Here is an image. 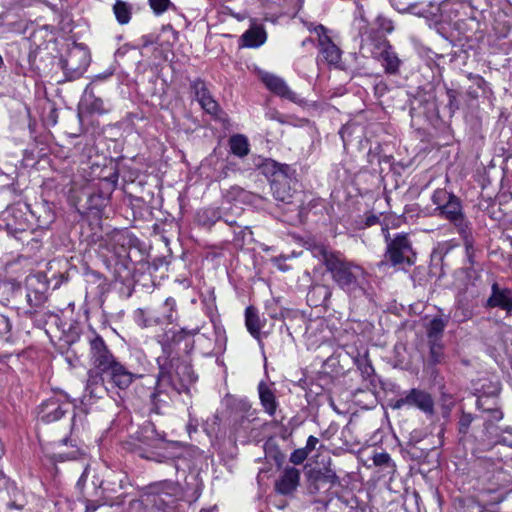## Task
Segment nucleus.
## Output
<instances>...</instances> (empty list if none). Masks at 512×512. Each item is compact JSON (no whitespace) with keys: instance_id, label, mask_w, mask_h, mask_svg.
Listing matches in <instances>:
<instances>
[{"instance_id":"nucleus-1","label":"nucleus","mask_w":512,"mask_h":512,"mask_svg":"<svg viewBox=\"0 0 512 512\" xmlns=\"http://www.w3.org/2000/svg\"><path fill=\"white\" fill-rule=\"evenodd\" d=\"M311 252L323 263L334 284L348 296L353 309L369 310L373 306L374 289L362 266L324 245H314Z\"/></svg>"},{"instance_id":"nucleus-2","label":"nucleus","mask_w":512,"mask_h":512,"mask_svg":"<svg viewBox=\"0 0 512 512\" xmlns=\"http://www.w3.org/2000/svg\"><path fill=\"white\" fill-rule=\"evenodd\" d=\"M170 332L172 333L171 339L169 340L167 333V341L160 342L163 354L157 357L158 384L160 387H164L166 393H168L167 389L171 388L177 394H181L188 391L189 385L194 383L197 377L189 363L178 358L170 359L171 343H179L187 337L194 336L198 334L199 329L181 328Z\"/></svg>"},{"instance_id":"nucleus-3","label":"nucleus","mask_w":512,"mask_h":512,"mask_svg":"<svg viewBox=\"0 0 512 512\" xmlns=\"http://www.w3.org/2000/svg\"><path fill=\"white\" fill-rule=\"evenodd\" d=\"M275 423L261 419L259 411L252 407L247 398L234 399L229 405V431L236 444L256 445L260 440L262 428Z\"/></svg>"},{"instance_id":"nucleus-4","label":"nucleus","mask_w":512,"mask_h":512,"mask_svg":"<svg viewBox=\"0 0 512 512\" xmlns=\"http://www.w3.org/2000/svg\"><path fill=\"white\" fill-rule=\"evenodd\" d=\"M132 317L141 328L173 324L179 318L177 302L173 297H168L158 307L148 306L135 309Z\"/></svg>"},{"instance_id":"nucleus-5","label":"nucleus","mask_w":512,"mask_h":512,"mask_svg":"<svg viewBox=\"0 0 512 512\" xmlns=\"http://www.w3.org/2000/svg\"><path fill=\"white\" fill-rule=\"evenodd\" d=\"M382 232L386 243L384 261L391 266L402 264L412 265L414 263L413 257L415 254L408 235L397 233L391 238L387 227H382Z\"/></svg>"},{"instance_id":"nucleus-6","label":"nucleus","mask_w":512,"mask_h":512,"mask_svg":"<svg viewBox=\"0 0 512 512\" xmlns=\"http://www.w3.org/2000/svg\"><path fill=\"white\" fill-rule=\"evenodd\" d=\"M91 61L88 48L83 44L73 43L57 61L67 80L78 79L87 70Z\"/></svg>"},{"instance_id":"nucleus-7","label":"nucleus","mask_w":512,"mask_h":512,"mask_svg":"<svg viewBox=\"0 0 512 512\" xmlns=\"http://www.w3.org/2000/svg\"><path fill=\"white\" fill-rule=\"evenodd\" d=\"M389 405L393 410L416 408L426 416H433L435 413L432 395L419 388L403 391L397 399L391 400Z\"/></svg>"},{"instance_id":"nucleus-8","label":"nucleus","mask_w":512,"mask_h":512,"mask_svg":"<svg viewBox=\"0 0 512 512\" xmlns=\"http://www.w3.org/2000/svg\"><path fill=\"white\" fill-rule=\"evenodd\" d=\"M181 488L173 481H161L152 483L143 488V496L146 501L160 510H167L173 503V498L178 497Z\"/></svg>"},{"instance_id":"nucleus-9","label":"nucleus","mask_w":512,"mask_h":512,"mask_svg":"<svg viewBox=\"0 0 512 512\" xmlns=\"http://www.w3.org/2000/svg\"><path fill=\"white\" fill-rule=\"evenodd\" d=\"M315 459V467L308 472L309 491L318 493L321 489H329L336 481L335 473L328 468L330 465V457L324 453L318 452L311 456Z\"/></svg>"},{"instance_id":"nucleus-10","label":"nucleus","mask_w":512,"mask_h":512,"mask_svg":"<svg viewBox=\"0 0 512 512\" xmlns=\"http://www.w3.org/2000/svg\"><path fill=\"white\" fill-rule=\"evenodd\" d=\"M138 378L141 379V382L137 383L134 388L137 397L151 405L152 412L159 413L160 404L164 402L161 395L167 393L164 387H160L158 384V376L156 378L153 376L143 377L138 374Z\"/></svg>"},{"instance_id":"nucleus-11","label":"nucleus","mask_w":512,"mask_h":512,"mask_svg":"<svg viewBox=\"0 0 512 512\" xmlns=\"http://www.w3.org/2000/svg\"><path fill=\"white\" fill-rule=\"evenodd\" d=\"M374 41V50H372L373 57L381 63L386 74L397 75L402 61L399 59L392 45L384 36H379Z\"/></svg>"},{"instance_id":"nucleus-12","label":"nucleus","mask_w":512,"mask_h":512,"mask_svg":"<svg viewBox=\"0 0 512 512\" xmlns=\"http://www.w3.org/2000/svg\"><path fill=\"white\" fill-rule=\"evenodd\" d=\"M89 346V356L93 369L104 372L118 360L110 351L104 339L95 332L89 338Z\"/></svg>"},{"instance_id":"nucleus-13","label":"nucleus","mask_w":512,"mask_h":512,"mask_svg":"<svg viewBox=\"0 0 512 512\" xmlns=\"http://www.w3.org/2000/svg\"><path fill=\"white\" fill-rule=\"evenodd\" d=\"M435 215H438L453 224L457 233L464 232L465 230L472 228L471 222L463 212L461 200L454 194L447 202H445Z\"/></svg>"},{"instance_id":"nucleus-14","label":"nucleus","mask_w":512,"mask_h":512,"mask_svg":"<svg viewBox=\"0 0 512 512\" xmlns=\"http://www.w3.org/2000/svg\"><path fill=\"white\" fill-rule=\"evenodd\" d=\"M327 32V28L322 24H318V26L314 28V33L317 35L319 53L322 60L325 61L328 65L337 66L341 60L342 51L332 41Z\"/></svg>"},{"instance_id":"nucleus-15","label":"nucleus","mask_w":512,"mask_h":512,"mask_svg":"<svg viewBox=\"0 0 512 512\" xmlns=\"http://www.w3.org/2000/svg\"><path fill=\"white\" fill-rule=\"evenodd\" d=\"M261 80L265 87L276 96L298 105H303L305 103V100L294 92L283 78L266 72L262 74Z\"/></svg>"},{"instance_id":"nucleus-16","label":"nucleus","mask_w":512,"mask_h":512,"mask_svg":"<svg viewBox=\"0 0 512 512\" xmlns=\"http://www.w3.org/2000/svg\"><path fill=\"white\" fill-rule=\"evenodd\" d=\"M103 373L107 378V384L120 391H125L134 380L138 379V374L129 371L119 360L109 366Z\"/></svg>"},{"instance_id":"nucleus-17","label":"nucleus","mask_w":512,"mask_h":512,"mask_svg":"<svg viewBox=\"0 0 512 512\" xmlns=\"http://www.w3.org/2000/svg\"><path fill=\"white\" fill-rule=\"evenodd\" d=\"M436 93L431 85L418 87L410 98L411 114H426L435 108Z\"/></svg>"},{"instance_id":"nucleus-18","label":"nucleus","mask_w":512,"mask_h":512,"mask_svg":"<svg viewBox=\"0 0 512 512\" xmlns=\"http://www.w3.org/2000/svg\"><path fill=\"white\" fill-rule=\"evenodd\" d=\"M211 321L213 323V334L215 338L212 339L205 334H201L195 340L196 348L199 350L201 355L205 357L213 356L215 354L216 348L220 350L225 342V330L222 326L216 324L213 318Z\"/></svg>"},{"instance_id":"nucleus-19","label":"nucleus","mask_w":512,"mask_h":512,"mask_svg":"<svg viewBox=\"0 0 512 512\" xmlns=\"http://www.w3.org/2000/svg\"><path fill=\"white\" fill-rule=\"evenodd\" d=\"M485 307L499 308L506 312V315L512 314V289L501 287L497 282L491 285V294L486 300Z\"/></svg>"},{"instance_id":"nucleus-20","label":"nucleus","mask_w":512,"mask_h":512,"mask_svg":"<svg viewBox=\"0 0 512 512\" xmlns=\"http://www.w3.org/2000/svg\"><path fill=\"white\" fill-rule=\"evenodd\" d=\"M118 172H113L109 176L100 179L99 191L94 192L89 197V202L94 203L95 200H99V203H95V209L104 207L110 199L112 192L115 190L118 183Z\"/></svg>"},{"instance_id":"nucleus-21","label":"nucleus","mask_w":512,"mask_h":512,"mask_svg":"<svg viewBox=\"0 0 512 512\" xmlns=\"http://www.w3.org/2000/svg\"><path fill=\"white\" fill-rule=\"evenodd\" d=\"M260 170L269 180L270 185L286 179L293 171L288 164H282L272 159H265L260 166Z\"/></svg>"},{"instance_id":"nucleus-22","label":"nucleus","mask_w":512,"mask_h":512,"mask_svg":"<svg viewBox=\"0 0 512 512\" xmlns=\"http://www.w3.org/2000/svg\"><path fill=\"white\" fill-rule=\"evenodd\" d=\"M300 481V471L294 467L286 468L275 482V491L281 495H291Z\"/></svg>"},{"instance_id":"nucleus-23","label":"nucleus","mask_w":512,"mask_h":512,"mask_svg":"<svg viewBox=\"0 0 512 512\" xmlns=\"http://www.w3.org/2000/svg\"><path fill=\"white\" fill-rule=\"evenodd\" d=\"M260 404L266 414L274 417L279 407L276 397V390L264 381H261L257 387Z\"/></svg>"},{"instance_id":"nucleus-24","label":"nucleus","mask_w":512,"mask_h":512,"mask_svg":"<svg viewBox=\"0 0 512 512\" xmlns=\"http://www.w3.org/2000/svg\"><path fill=\"white\" fill-rule=\"evenodd\" d=\"M84 109L91 114H106L111 110L110 104L105 102L101 97L97 96L88 85L81 99Z\"/></svg>"},{"instance_id":"nucleus-25","label":"nucleus","mask_w":512,"mask_h":512,"mask_svg":"<svg viewBox=\"0 0 512 512\" xmlns=\"http://www.w3.org/2000/svg\"><path fill=\"white\" fill-rule=\"evenodd\" d=\"M107 378L104 373L98 369H90L87 373L85 392L90 398H101L107 390L105 387Z\"/></svg>"},{"instance_id":"nucleus-26","label":"nucleus","mask_w":512,"mask_h":512,"mask_svg":"<svg viewBox=\"0 0 512 512\" xmlns=\"http://www.w3.org/2000/svg\"><path fill=\"white\" fill-rule=\"evenodd\" d=\"M191 88L194 91L197 101L209 114H215L218 110L217 102L211 97L206 84L200 79L192 82Z\"/></svg>"},{"instance_id":"nucleus-27","label":"nucleus","mask_w":512,"mask_h":512,"mask_svg":"<svg viewBox=\"0 0 512 512\" xmlns=\"http://www.w3.org/2000/svg\"><path fill=\"white\" fill-rule=\"evenodd\" d=\"M332 296V289L326 284H313L308 290L306 300L310 307H327Z\"/></svg>"},{"instance_id":"nucleus-28","label":"nucleus","mask_w":512,"mask_h":512,"mask_svg":"<svg viewBox=\"0 0 512 512\" xmlns=\"http://www.w3.org/2000/svg\"><path fill=\"white\" fill-rule=\"evenodd\" d=\"M63 405L56 399H49L41 404L38 410V419L44 423L59 420L65 414Z\"/></svg>"},{"instance_id":"nucleus-29","label":"nucleus","mask_w":512,"mask_h":512,"mask_svg":"<svg viewBox=\"0 0 512 512\" xmlns=\"http://www.w3.org/2000/svg\"><path fill=\"white\" fill-rule=\"evenodd\" d=\"M267 39L266 31L262 26H252L245 31L241 37V45L247 48H258L262 46Z\"/></svg>"},{"instance_id":"nucleus-30","label":"nucleus","mask_w":512,"mask_h":512,"mask_svg":"<svg viewBox=\"0 0 512 512\" xmlns=\"http://www.w3.org/2000/svg\"><path fill=\"white\" fill-rule=\"evenodd\" d=\"M294 170L291 171V174L284 180H279V182H275L270 185L274 198L277 201L283 203H290L293 197V190L291 188V181L294 176Z\"/></svg>"},{"instance_id":"nucleus-31","label":"nucleus","mask_w":512,"mask_h":512,"mask_svg":"<svg viewBox=\"0 0 512 512\" xmlns=\"http://www.w3.org/2000/svg\"><path fill=\"white\" fill-rule=\"evenodd\" d=\"M245 326L251 336L258 341L261 340V329L264 323L259 317L258 310L254 306L245 309Z\"/></svg>"},{"instance_id":"nucleus-32","label":"nucleus","mask_w":512,"mask_h":512,"mask_svg":"<svg viewBox=\"0 0 512 512\" xmlns=\"http://www.w3.org/2000/svg\"><path fill=\"white\" fill-rule=\"evenodd\" d=\"M127 475L122 471H109L101 482L104 491L117 493L125 487Z\"/></svg>"},{"instance_id":"nucleus-33","label":"nucleus","mask_w":512,"mask_h":512,"mask_svg":"<svg viewBox=\"0 0 512 512\" xmlns=\"http://www.w3.org/2000/svg\"><path fill=\"white\" fill-rule=\"evenodd\" d=\"M87 294L102 296L108 290L106 278L100 273L92 271L86 274Z\"/></svg>"},{"instance_id":"nucleus-34","label":"nucleus","mask_w":512,"mask_h":512,"mask_svg":"<svg viewBox=\"0 0 512 512\" xmlns=\"http://www.w3.org/2000/svg\"><path fill=\"white\" fill-rule=\"evenodd\" d=\"M36 106L41 109L40 117L45 126H54L57 123L58 114L52 102L47 99H39Z\"/></svg>"},{"instance_id":"nucleus-35","label":"nucleus","mask_w":512,"mask_h":512,"mask_svg":"<svg viewBox=\"0 0 512 512\" xmlns=\"http://www.w3.org/2000/svg\"><path fill=\"white\" fill-rule=\"evenodd\" d=\"M463 241V245L465 248V256L467 262L470 264L468 270H472L476 265V249H475V240L472 233V228L465 230L464 232L458 233Z\"/></svg>"},{"instance_id":"nucleus-36","label":"nucleus","mask_w":512,"mask_h":512,"mask_svg":"<svg viewBox=\"0 0 512 512\" xmlns=\"http://www.w3.org/2000/svg\"><path fill=\"white\" fill-rule=\"evenodd\" d=\"M221 219L222 216L220 210L214 207L201 209L196 214V220L198 224L207 228L212 227L217 221Z\"/></svg>"},{"instance_id":"nucleus-37","label":"nucleus","mask_w":512,"mask_h":512,"mask_svg":"<svg viewBox=\"0 0 512 512\" xmlns=\"http://www.w3.org/2000/svg\"><path fill=\"white\" fill-rule=\"evenodd\" d=\"M229 147L231 152L240 158L248 155L250 151L248 139L242 134L231 136L229 139Z\"/></svg>"},{"instance_id":"nucleus-38","label":"nucleus","mask_w":512,"mask_h":512,"mask_svg":"<svg viewBox=\"0 0 512 512\" xmlns=\"http://www.w3.org/2000/svg\"><path fill=\"white\" fill-rule=\"evenodd\" d=\"M113 13L120 25L128 24L132 17V6L123 0H116L113 4Z\"/></svg>"},{"instance_id":"nucleus-39","label":"nucleus","mask_w":512,"mask_h":512,"mask_svg":"<svg viewBox=\"0 0 512 512\" xmlns=\"http://www.w3.org/2000/svg\"><path fill=\"white\" fill-rule=\"evenodd\" d=\"M449 316L433 318L427 327V336L429 340H440L445 327L448 324Z\"/></svg>"},{"instance_id":"nucleus-40","label":"nucleus","mask_w":512,"mask_h":512,"mask_svg":"<svg viewBox=\"0 0 512 512\" xmlns=\"http://www.w3.org/2000/svg\"><path fill=\"white\" fill-rule=\"evenodd\" d=\"M114 277L116 281L125 283L132 277L130 262L126 259L117 260L114 265Z\"/></svg>"},{"instance_id":"nucleus-41","label":"nucleus","mask_w":512,"mask_h":512,"mask_svg":"<svg viewBox=\"0 0 512 512\" xmlns=\"http://www.w3.org/2000/svg\"><path fill=\"white\" fill-rule=\"evenodd\" d=\"M485 399H477L476 401V407L488 414V420L489 421H500L503 418V412L498 406L497 401H493L492 406H485L484 405Z\"/></svg>"},{"instance_id":"nucleus-42","label":"nucleus","mask_w":512,"mask_h":512,"mask_svg":"<svg viewBox=\"0 0 512 512\" xmlns=\"http://www.w3.org/2000/svg\"><path fill=\"white\" fill-rule=\"evenodd\" d=\"M83 427V423H82V419L81 418H77L76 415L73 416L72 418V425H71V432H70V435L68 437H64L60 440V444L61 445H70L72 447H77L78 443H77V439H76V436L78 434V432L80 431V428Z\"/></svg>"},{"instance_id":"nucleus-43","label":"nucleus","mask_w":512,"mask_h":512,"mask_svg":"<svg viewBox=\"0 0 512 512\" xmlns=\"http://www.w3.org/2000/svg\"><path fill=\"white\" fill-rule=\"evenodd\" d=\"M459 95V91L446 88L447 104L445 105V109L448 111L449 117H453L460 108V102L458 100Z\"/></svg>"},{"instance_id":"nucleus-44","label":"nucleus","mask_w":512,"mask_h":512,"mask_svg":"<svg viewBox=\"0 0 512 512\" xmlns=\"http://www.w3.org/2000/svg\"><path fill=\"white\" fill-rule=\"evenodd\" d=\"M453 193L446 191L445 189H436L431 197V201L436 208L434 209L435 214L440 210V208L447 202Z\"/></svg>"},{"instance_id":"nucleus-45","label":"nucleus","mask_w":512,"mask_h":512,"mask_svg":"<svg viewBox=\"0 0 512 512\" xmlns=\"http://www.w3.org/2000/svg\"><path fill=\"white\" fill-rule=\"evenodd\" d=\"M430 341V360L433 364H438L442 361L444 353L443 346L439 340Z\"/></svg>"},{"instance_id":"nucleus-46","label":"nucleus","mask_w":512,"mask_h":512,"mask_svg":"<svg viewBox=\"0 0 512 512\" xmlns=\"http://www.w3.org/2000/svg\"><path fill=\"white\" fill-rule=\"evenodd\" d=\"M494 445H502L512 448V427H506L496 436Z\"/></svg>"},{"instance_id":"nucleus-47","label":"nucleus","mask_w":512,"mask_h":512,"mask_svg":"<svg viewBox=\"0 0 512 512\" xmlns=\"http://www.w3.org/2000/svg\"><path fill=\"white\" fill-rule=\"evenodd\" d=\"M148 2L156 15H161L170 8H174V4L170 0H148Z\"/></svg>"},{"instance_id":"nucleus-48","label":"nucleus","mask_w":512,"mask_h":512,"mask_svg":"<svg viewBox=\"0 0 512 512\" xmlns=\"http://www.w3.org/2000/svg\"><path fill=\"white\" fill-rule=\"evenodd\" d=\"M467 78L473 83L474 86L480 89L483 94L490 92L489 84L482 76L468 73Z\"/></svg>"},{"instance_id":"nucleus-49","label":"nucleus","mask_w":512,"mask_h":512,"mask_svg":"<svg viewBox=\"0 0 512 512\" xmlns=\"http://www.w3.org/2000/svg\"><path fill=\"white\" fill-rule=\"evenodd\" d=\"M29 20L20 19L9 24V30L13 33L25 35L29 28Z\"/></svg>"},{"instance_id":"nucleus-50","label":"nucleus","mask_w":512,"mask_h":512,"mask_svg":"<svg viewBox=\"0 0 512 512\" xmlns=\"http://www.w3.org/2000/svg\"><path fill=\"white\" fill-rule=\"evenodd\" d=\"M358 129H359V126L356 124H346L340 129L339 134H340V137L342 138L344 145H346L348 142H350V137Z\"/></svg>"},{"instance_id":"nucleus-51","label":"nucleus","mask_w":512,"mask_h":512,"mask_svg":"<svg viewBox=\"0 0 512 512\" xmlns=\"http://www.w3.org/2000/svg\"><path fill=\"white\" fill-rule=\"evenodd\" d=\"M376 24L379 30L383 33H391L394 30L393 22L387 17L378 16Z\"/></svg>"},{"instance_id":"nucleus-52","label":"nucleus","mask_w":512,"mask_h":512,"mask_svg":"<svg viewBox=\"0 0 512 512\" xmlns=\"http://www.w3.org/2000/svg\"><path fill=\"white\" fill-rule=\"evenodd\" d=\"M473 421V416L469 413H462L458 421V430L460 434H466Z\"/></svg>"},{"instance_id":"nucleus-53","label":"nucleus","mask_w":512,"mask_h":512,"mask_svg":"<svg viewBox=\"0 0 512 512\" xmlns=\"http://www.w3.org/2000/svg\"><path fill=\"white\" fill-rule=\"evenodd\" d=\"M265 118L271 121H277L281 124H286V117L281 114L277 109L268 107L265 111Z\"/></svg>"},{"instance_id":"nucleus-54","label":"nucleus","mask_w":512,"mask_h":512,"mask_svg":"<svg viewBox=\"0 0 512 512\" xmlns=\"http://www.w3.org/2000/svg\"><path fill=\"white\" fill-rule=\"evenodd\" d=\"M373 463L375 466H380V467H390L391 466L392 467L391 458H390L389 454H387L385 452L374 454Z\"/></svg>"},{"instance_id":"nucleus-55","label":"nucleus","mask_w":512,"mask_h":512,"mask_svg":"<svg viewBox=\"0 0 512 512\" xmlns=\"http://www.w3.org/2000/svg\"><path fill=\"white\" fill-rule=\"evenodd\" d=\"M312 451L313 450H294L290 456V461L295 465L302 464L308 458L309 452Z\"/></svg>"},{"instance_id":"nucleus-56","label":"nucleus","mask_w":512,"mask_h":512,"mask_svg":"<svg viewBox=\"0 0 512 512\" xmlns=\"http://www.w3.org/2000/svg\"><path fill=\"white\" fill-rule=\"evenodd\" d=\"M141 457L148 460L156 461L158 463H163L170 459V457L161 455L157 450H144V453L141 454Z\"/></svg>"},{"instance_id":"nucleus-57","label":"nucleus","mask_w":512,"mask_h":512,"mask_svg":"<svg viewBox=\"0 0 512 512\" xmlns=\"http://www.w3.org/2000/svg\"><path fill=\"white\" fill-rule=\"evenodd\" d=\"M471 316H472V312L467 309L457 308L453 313V318L458 323H462V322L470 319Z\"/></svg>"},{"instance_id":"nucleus-58","label":"nucleus","mask_w":512,"mask_h":512,"mask_svg":"<svg viewBox=\"0 0 512 512\" xmlns=\"http://www.w3.org/2000/svg\"><path fill=\"white\" fill-rule=\"evenodd\" d=\"M265 451V457L273 458L276 465L278 467H281V465L284 462L285 456L281 453L280 450H264Z\"/></svg>"},{"instance_id":"nucleus-59","label":"nucleus","mask_w":512,"mask_h":512,"mask_svg":"<svg viewBox=\"0 0 512 512\" xmlns=\"http://www.w3.org/2000/svg\"><path fill=\"white\" fill-rule=\"evenodd\" d=\"M290 12L297 13L303 6L304 0H282Z\"/></svg>"},{"instance_id":"nucleus-60","label":"nucleus","mask_w":512,"mask_h":512,"mask_svg":"<svg viewBox=\"0 0 512 512\" xmlns=\"http://www.w3.org/2000/svg\"><path fill=\"white\" fill-rule=\"evenodd\" d=\"M34 9H43L48 7L53 13H56V6L52 5L48 0H33Z\"/></svg>"},{"instance_id":"nucleus-61","label":"nucleus","mask_w":512,"mask_h":512,"mask_svg":"<svg viewBox=\"0 0 512 512\" xmlns=\"http://www.w3.org/2000/svg\"><path fill=\"white\" fill-rule=\"evenodd\" d=\"M11 486L9 479L0 471V493L8 492Z\"/></svg>"},{"instance_id":"nucleus-62","label":"nucleus","mask_w":512,"mask_h":512,"mask_svg":"<svg viewBox=\"0 0 512 512\" xmlns=\"http://www.w3.org/2000/svg\"><path fill=\"white\" fill-rule=\"evenodd\" d=\"M54 220V215L52 213H49L47 215V218L45 221H41L39 218L37 219V227L38 228H41V229H44V228H47L48 225L53 222Z\"/></svg>"},{"instance_id":"nucleus-63","label":"nucleus","mask_w":512,"mask_h":512,"mask_svg":"<svg viewBox=\"0 0 512 512\" xmlns=\"http://www.w3.org/2000/svg\"><path fill=\"white\" fill-rule=\"evenodd\" d=\"M187 432L189 434V437L193 440L194 436L193 434H199V431L197 429V424L193 423V420L191 419L187 425ZM197 440V438H195Z\"/></svg>"},{"instance_id":"nucleus-64","label":"nucleus","mask_w":512,"mask_h":512,"mask_svg":"<svg viewBox=\"0 0 512 512\" xmlns=\"http://www.w3.org/2000/svg\"><path fill=\"white\" fill-rule=\"evenodd\" d=\"M379 222V217L376 215H369L365 219V226L370 227Z\"/></svg>"}]
</instances>
